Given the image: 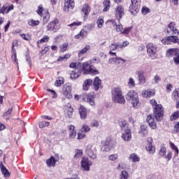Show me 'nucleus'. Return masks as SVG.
I'll list each match as a JSON object with an SVG mask.
<instances>
[{"label": "nucleus", "mask_w": 179, "mask_h": 179, "mask_svg": "<svg viewBox=\"0 0 179 179\" xmlns=\"http://www.w3.org/2000/svg\"><path fill=\"white\" fill-rule=\"evenodd\" d=\"M75 8V1L73 0H66L64 2V12L68 13V12H71Z\"/></svg>", "instance_id": "4468645a"}, {"label": "nucleus", "mask_w": 179, "mask_h": 179, "mask_svg": "<svg viewBox=\"0 0 179 179\" xmlns=\"http://www.w3.org/2000/svg\"><path fill=\"white\" fill-rule=\"evenodd\" d=\"M169 43L171 44V43H177L178 41V37H177V35H172L169 36Z\"/></svg>", "instance_id": "a19ab883"}, {"label": "nucleus", "mask_w": 179, "mask_h": 179, "mask_svg": "<svg viewBox=\"0 0 179 179\" xmlns=\"http://www.w3.org/2000/svg\"><path fill=\"white\" fill-rule=\"evenodd\" d=\"M90 50V45H85L79 52H78V57L80 58L83 57V55H86L87 51Z\"/></svg>", "instance_id": "a878e982"}, {"label": "nucleus", "mask_w": 179, "mask_h": 179, "mask_svg": "<svg viewBox=\"0 0 179 179\" xmlns=\"http://www.w3.org/2000/svg\"><path fill=\"white\" fill-rule=\"evenodd\" d=\"M173 100H178L179 99V89H176L171 96Z\"/></svg>", "instance_id": "58836bf2"}, {"label": "nucleus", "mask_w": 179, "mask_h": 179, "mask_svg": "<svg viewBox=\"0 0 179 179\" xmlns=\"http://www.w3.org/2000/svg\"><path fill=\"white\" fill-rule=\"evenodd\" d=\"M155 117V115H149L147 116V122L151 129H156V128H157V124H156V122H155V117Z\"/></svg>", "instance_id": "f3484780"}, {"label": "nucleus", "mask_w": 179, "mask_h": 179, "mask_svg": "<svg viewBox=\"0 0 179 179\" xmlns=\"http://www.w3.org/2000/svg\"><path fill=\"white\" fill-rule=\"evenodd\" d=\"M28 24L29 26H32V27H34V26H38V24H40V21L38 20H31L28 22Z\"/></svg>", "instance_id": "c03bdc74"}, {"label": "nucleus", "mask_w": 179, "mask_h": 179, "mask_svg": "<svg viewBox=\"0 0 179 179\" xmlns=\"http://www.w3.org/2000/svg\"><path fill=\"white\" fill-rule=\"evenodd\" d=\"M175 65H179V52L173 57Z\"/></svg>", "instance_id": "13d9d810"}, {"label": "nucleus", "mask_w": 179, "mask_h": 179, "mask_svg": "<svg viewBox=\"0 0 179 179\" xmlns=\"http://www.w3.org/2000/svg\"><path fill=\"white\" fill-rule=\"evenodd\" d=\"M129 160L133 162V163H136L137 162H140L141 158L136 153H132L129 156Z\"/></svg>", "instance_id": "2f4dec72"}, {"label": "nucleus", "mask_w": 179, "mask_h": 179, "mask_svg": "<svg viewBox=\"0 0 179 179\" xmlns=\"http://www.w3.org/2000/svg\"><path fill=\"white\" fill-rule=\"evenodd\" d=\"M112 100L114 103L125 104V98L122 96V90L120 87H115L112 90Z\"/></svg>", "instance_id": "7ed1b4c3"}, {"label": "nucleus", "mask_w": 179, "mask_h": 179, "mask_svg": "<svg viewBox=\"0 0 179 179\" xmlns=\"http://www.w3.org/2000/svg\"><path fill=\"white\" fill-rule=\"evenodd\" d=\"M126 100L129 101L133 108H139L141 107V102L139 101V95L135 90H130L126 95Z\"/></svg>", "instance_id": "f257e3e1"}, {"label": "nucleus", "mask_w": 179, "mask_h": 179, "mask_svg": "<svg viewBox=\"0 0 179 179\" xmlns=\"http://www.w3.org/2000/svg\"><path fill=\"white\" fill-rule=\"evenodd\" d=\"M127 45H129V42H128V41H125L122 43H120L119 47L120 48V51H122V49L124 48V47H127Z\"/></svg>", "instance_id": "4d7b16f0"}, {"label": "nucleus", "mask_w": 179, "mask_h": 179, "mask_svg": "<svg viewBox=\"0 0 179 179\" xmlns=\"http://www.w3.org/2000/svg\"><path fill=\"white\" fill-rule=\"evenodd\" d=\"M68 48V43H63L61 46V51L62 52H65L66 51V49Z\"/></svg>", "instance_id": "774afa93"}, {"label": "nucleus", "mask_w": 179, "mask_h": 179, "mask_svg": "<svg viewBox=\"0 0 179 179\" xmlns=\"http://www.w3.org/2000/svg\"><path fill=\"white\" fill-rule=\"evenodd\" d=\"M155 90L154 89H148L146 90H143L142 92L143 97H152V96H155Z\"/></svg>", "instance_id": "412c9836"}, {"label": "nucleus", "mask_w": 179, "mask_h": 179, "mask_svg": "<svg viewBox=\"0 0 179 179\" xmlns=\"http://www.w3.org/2000/svg\"><path fill=\"white\" fill-rule=\"evenodd\" d=\"M82 24V22H73L68 25L69 27H71L72 29H76L78 26H80Z\"/></svg>", "instance_id": "8fccbe9b"}, {"label": "nucleus", "mask_w": 179, "mask_h": 179, "mask_svg": "<svg viewBox=\"0 0 179 179\" xmlns=\"http://www.w3.org/2000/svg\"><path fill=\"white\" fill-rule=\"evenodd\" d=\"M80 36L81 38H85L87 36V31H86L85 29H81L80 32Z\"/></svg>", "instance_id": "680f3d73"}, {"label": "nucleus", "mask_w": 179, "mask_h": 179, "mask_svg": "<svg viewBox=\"0 0 179 179\" xmlns=\"http://www.w3.org/2000/svg\"><path fill=\"white\" fill-rule=\"evenodd\" d=\"M79 113L82 120H85L87 115L86 108L83 106H81L79 109Z\"/></svg>", "instance_id": "c756f323"}, {"label": "nucleus", "mask_w": 179, "mask_h": 179, "mask_svg": "<svg viewBox=\"0 0 179 179\" xmlns=\"http://www.w3.org/2000/svg\"><path fill=\"white\" fill-rule=\"evenodd\" d=\"M82 132L84 134H87V132H90V127L87 126V124H84L81 129Z\"/></svg>", "instance_id": "603ef678"}, {"label": "nucleus", "mask_w": 179, "mask_h": 179, "mask_svg": "<svg viewBox=\"0 0 179 179\" xmlns=\"http://www.w3.org/2000/svg\"><path fill=\"white\" fill-rule=\"evenodd\" d=\"M69 138L71 139H73L76 137V131L75 130V126L70 125L69 126Z\"/></svg>", "instance_id": "393cba45"}, {"label": "nucleus", "mask_w": 179, "mask_h": 179, "mask_svg": "<svg viewBox=\"0 0 179 179\" xmlns=\"http://www.w3.org/2000/svg\"><path fill=\"white\" fill-rule=\"evenodd\" d=\"M83 69L85 75H99V71L97 69L92 66L87 62L83 64Z\"/></svg>", "instance_id": "39448f33"}, {"label": "nucleus", "mask_w": 179, "mask_h": 179, "mask_svg": "<svg viewBox=\"0 0 179 179\" xmlns=\"http://www.w3.org/2000/svg\"><path fill=\"white\" fill-rule=\"evenodd\" d=\"M138 79L139 81V85H145L146 80L145 78V76L143 75V73H138Z\"/></svg>", "instance_id": "c9c22d12"}, {"label": "nucleus", "mask_w": 179, "mask_h": 179, "mask_svg": "<svg viewBox=\"0 0 179 179\" xmlns=\"http://www.w3.org/2000/svg\"><path fill=\"white\" fill-rule=\"evenodd\" d=\"M83 155V151L82 150H76V154L74 155V159H79Z\"/></svg>", "instance_id": "a18cd8bd"}, {"label": "nucleus", "mask_w": 179, "mask_h": 179, "mask_svg": "<svg viewBox=\"0 0 179 179\" xmlns=\"http://www.w3.org/2000/svg\"><path fill=\"white\" fill-rule=\"evenodd\" d=\"M162 80V78L159 75L155 76L154 78L152 79V83H155L156 85L160 83Z\"/></svg>", "instance_id": "49530a36"}, {"label": "nucleus", "mask_w": 179, "mask_h": 179, "mask_svg": "<svg viewBox=\"0 0 179 179\" xmlns=\"http://www.w3.org/2000/svg\"><path fill=\"white\" fill-rule=\"evenodd\" d=\"M167 152V148L166 147L162 146L159 150V155L160 156H162V157H164L167 162H170L171 160V157H173V152L171 151H169L168 154L166 155V153Z\"/></svg>", "instance_id": "9b49d317"}, {"label": "nucleus", "mask_w": 179, "mask_h": 179, "mask_svg": "<svg viewBox=\"0 0 179 179\" xmlns=\"http://www.w3.org/2000/svg\"><path fill=\"white\" fill-rule=\"evenodd\" d=\"M84 101L89 103L90 106H94V94L89 93L85 98H83Z\"/></svg>", "instance_id": "6ab92c4d"}, {"label": "nucleus", "mask_w": 179, "mask_h": 179, "mask_svg": "<svg viewBox=\"0 0 179 179\" xmlns=\"http://www.w3.org/2000/svg\"><path fill=\"white\" fill-rule=\"evenodd\" d=\"M50 125L49 122L43 121L39 124V128H45V127H48Z\"/></svg>", "instance_id": "bf43d9fd"}, {"label": "nucleus", "mask_w": 179, "mask_h": 179, "mask_svg": "<svg viewBox=\"0 0 179 179\" xmlns=\"http://www.w3.org/2000/svg\"><path fill=\"white\" fill-rule=\"evenodd\" d=\"M43 10H44V8H43V4H40L38 7V10H36L38 15H41L43 13Z\"/></svg>", "instance_id": "0e129e2a"}, {"label": "nucleus", "mask_w": 179, "mask_h": 179, "mask_svg": "<svg viewBox=\"0 0 179 179\" xmlns=\"http://www.w3.org/2000/svg\"><path fill=\"white\" fill-rule=\"evenodd\" d=\"M103 12H108L110 10L111 2L110 0H104L103 2Z\"/></svg>", "instance_id": "473e14b6"}, {"label": "nucleus", "mask_w": 179, "mask_h": 179, "mask_svg": "<svg viewBox=\"0 0 179 179\" xmlns=\"http://www.w3.org/2000/svg\"><path fill=\"white\" fill-rule=\"evenodd\" d=\"M8 11V6H3L2 8L0 9V13H3V15H5L6 12Z\"/></svg>", "instance_id": "338daca9"}, {"label": "nucleus", "mask_w": 179, "mask_h": 179, "mask_svg": "<svg viewBox=\"0 0 179 179\" xmlns=\"http://www.w3.org/2000/svg\"><path fill=\"white\" fill-rule=\"evenodd\" d=\"M99 29H101L103 27V24H104V20H103V17H99L97 22Z\"/></svg>", "instance_id": "09e8293b"}, {"label": "nucleus", "mask_w": 179, "mask_h": 179, "mask_svg": "<svg viewBox=\"0 0 179 179\" xmlns=\"http://www.w3.org/2000/svg\"><path fill=\"white\" fill-rule=\"evenodd\" d=\"M94 23L92 24H87V25L85 26V30H87L88 31H92L94 29Z\"/></svg>", "instance_id": "de8ad7c7"}, {"label": "nucleus", "mask_w": 179, "mask_h": 179, "mask_svg": "<svg viewBox=\"0 0 179 179\" xmlns=\"http://www.w3.org/2000/svg\"><path fill=\"white\" fill-rule=\"evenodd\" d=\"M124 8L122 6H117V7L115 10V16L117 20H120L124 16Z\"/></svg>", "instance_id": "dca6fc26"}, {"label": "nucleus", "mask_w": 179, "mask_h": 179, "mask_svg": "<svg viewBox=\"0 0 179 179\" xmlns=\"http://www.w3.org/2000/svg\"><path fill=\"white\" fill-rule=\"evenodd\" d=\"M110 51H121L120 48V42H114L108 46Z\"/></svg>", "instance_id": "b1692460"}, {"label": "nucleus", "mask_w": 179, "mask_h": 179, "mask_svg": "<svg viewBox=\"0 0 179 179\" xmlns=\"http://www.w3.org/2000/svg\"><path fill=\"white\" fill-rule=\"evenodd\" d=\"M169 146L173 150H175V156H178L179 152L178 148H177V146H176V145L173 143L171 141L169 142Z\"/></svg>", "instance_id": "ea45409f"}, {"label": "nucleus", "mask_w": 179, "mask_h": 179, "mask_svg": "<svg viewBox=\"0 0 179 179\" xmlns=\"http://www.w3.org/2000/svg\"><path fill=\"white\" fill-rule=\"evenodd\" d=\"M142 12H143V15H148V13H149V12H150V10L149 9V8H147L146 6H143L142 8Z\"/></svg>", "instance_id": "69168bd1"}, {"label": "nucleus", "mask_w": 179, "mask_h": 179, "mask_svg": "<svg viewBox=\"0 0 179 179\" xmlns=\"http://www.w3.org/2000/svg\"><path fill=\"white\" fill-rule=\"evenodd\" d=\"M153 139L152 137L148 138V143L146 145V150L150 155H153L156 152V148L153 146Z\"/></svg>", "instance_id": "ddd939ff"}, {"label": "nucleus", "mask_w": 179, "mask_h": 179, "mask_svg": "<svg viewBox=\"0 0 179 179\" xmlns=\"http://www.w3.org/2000/svg\"><path fill=\"white\" fill-rule=\"evenodd\" d=\"M162 44H164L165 45H169L171 44V43H170V40L169 38V36L166 38H164L162 40Z\"/></svg>", "instance_id": "052dcab7"}, {"label": "nucleus", "mask_w": 179, "mask_h": 179, "mask_svg": "<svg viewBox=\"0 0 179 179\" xmlns=\"http://www.w3.org/2000/svg\"><path fill=\"white\" fill-rule=\"evenodd\" d=\"M129 178V174L127 172V171H122L120 173V179H128Z\"/></svg>", "instance_id": "37998d69"}, {"label": "nucleus", "mask_w": 179, "mask_h": 179, "mask_svg": "<svg viewBox=\"0 0 179 179\" xmlns=\"http://www.w3.org/2000/svg\"><path fill=\"white\" fill-rule=\"evenodd\" d=\"M132 29V27H129L127 28H124V30L122 31V34H129V31Z\"/></svg>", "instance_id": "e2e57ef3"}, {"label": "nucleus", "mask_w": 179, "mask_h": 179, "mask_svg": "<svg viewBox=\"0 0 179 179\" xmlns=\"http://www.w3.org/2000/svg\"><path fill=\"white\" fill-rule=\"evenodd\" d=\"M57 161H55V157L51 156L47 161L46 164L49 167H55V164Z\"/></svg>", "instance_id": "cd10ccee"}, {"label": "nucleus", "mask_w": 179, "mask_h": 179, "mask_svg": "<svg viewBox=\"0 0 179 179\" xmlns=\"http://www.w3.org/2000/svg\"><path fill=\"white\" fill-rule=\"evenodd\" d=\"M62 91L64 96H66V99H72V87L71 86V84H65L63 87Z\"/></svg>", "instance_id": "f8f14e48"}, {"label": "nucleus", "mask_w": 179, "mask_h": 179, "mask_svg": "<svg viewBox=\"0 0 179 179\" xmlns=\"http://www.w3.org/2000/svg\"><path fill=\"white\" fill-rule=\"evenodd\" d=\"M81 13L82 15H84V19H87V16H89V13H90V7H89V4H85L83 6Z\"/></svg>", "instance_id": "4be33fe9"}, {"label": "nucleus", "mask_w": 179, "mask_h": 179, "mask_svg": "<svg viewBox=\"0 0 179 179\" xmlns=\"http://www.w3.org/2000/svg\"><path fill=\"white\" fill-rule=\"evenodd\" d=\"M96 152L97 150L96 149V146L92 144H88L87 145L86 153L90 159H92V160H95V159L97 158V155L96 154Z\"/></svg>", "instance_id": "0eeeda50"}, {"label": "nucleus", "mask_w": 179, "mask_h": 179, "mask_svg": "<svg viewBox=\"0 0 179 179\" xmlns=\"http://www.w3.org/2000/svg\"><path fill=\"white\" fill-rule=\"evenodd\" d=\"M58 20H54L53 21L50 22L48 24V30L49 31H57V30H58V28L57 27V24H58Z\"/></svg>", "instance_id": "a211bd4d"}, {"label": "nucleus", "mask_w": 179, "mask_h": 179, "mask_svg": "<svg viewBox=\"0 0 179 179\" xmlns=\"http://www.w3.org/2000/svg\"><path fill=\"white\" fill-rule=\"evenodd\" d=\"M92 80L90 79H87L84 81V84L83 85L84 90H89V87H90V85L92 83Z\"/></svg>", "instance_id": "72a5a7b5"}, {"label": "nucleus", "mask_w": 179, "mask_h": 179, "mask_svg": "<svg viewBox=\"0 0 179 179\" xmlns=\"http://www.w3.org/2000/svg\"><path fill=\"white\" fill-rule=\"evenodd\" d=\"M147 54L151 59H157V46L155 43H149L146 45Z\"/></svg>", "instance_id": "20e7f679"}, {"label": "nucleus", "mask_w": 179, "mask_h": 179, "mask_svg": "<svg viewBox=\"0 0 179 179\" xmlns=\"http://www.w3.org/2000/svg\"><path fill=\"white\" fill-rule=\"evenodd\" d=\"M80 73H82V71H80V70H79L78 69H76L71 73L70 78L72 80H76V79H78V78H79V76H80Z\"/></svg>", "instance_id": "5701e85b"}, {"label": "nucleus", "mask_w": 179, "mask_h": 179, "mask_svg": "<svg viewBox=\"0 0 179 179\" xmlns=\"http://www.w3.org/2000/svg\"><path fill=\"white\" fill-rule=\"evenodd\" d=\"M166 32L169 36H178L179 31L177 29V27H176V22L169 23L166 29Z\"/></svg>", "instance_id": "1a4fd4ad"}, {"label": "nucleus", "mask_w": 179, "mask_h": 179, "mask_svg": "<svg viewBox=\"0 0 179 179\" xmlns=\"http://www.w3.org/2000/svg\"><path fill=\"white\" fill-rule=\"evenodd\" d=\"M119 126L121 129V131H127L128 129V124L126 120H120L119 121Z\"/></svg>", "instance_id": "c85d7f7f"}, {"label": "nucleus", "mask_w": 179, "mask_h": 179, "mask_svg": "<svg viewBox=\"0 0 179 179\" xmlns=\"http://www.w3.org/2000/svg\"><path fill=\"white\" fill-rule=\"evenodd\" d=\"M50 41V36L45 35L43 38H42L41 40L37 41V47L40 48V45L38 44H43V43H48Z\"/></svg>", "instance_id": "7c9ffc66"}, {"label": "nucleus", "mask_w": 179, "mask_h": 179, "mask_svg": "<svg viewBox=\"0 0 179 179\" xmlns=\"http://www.w3.org/2000/svg\"><path fill=\"white\" fill-rule=\"evenodd\" d=\"M73 113V108L69 106L67 109H66L65 115L66 118H72Z\"/></svg>", "instance_id": "f704fd0d"}, {"label": "nucleus", "mask_w": 179, "mask_h": 179, "mask_svg": "<svg viewBox=\"0 0 179 179\" xmlns=\"http://www.w3.org/2000/svg\"><path fill=\"white\" fill-rule=\"evenodd\" d=\"M62 83H64V78L62 77H59L55 83V85L57 87H59L61 86V85H62Z\"/></svg>", "instance_id": "79ce46f5"}, {"label": "nucleus", "mask_w": 179, "mask_h": 179, "mask_svg": "<svg viewBox=\"0 0 179 179\" xmlns=\"http://www.w3.org/2000/svg\"><path fill=\"white\" fill-rule=\"evenodd\" d=\"M93 85H94V90H97L98 89H100V87H101V80H100L99 77H96L94 80Z\"/></svg>", "instance_id": "bb28decb"}, {"label": "nucleus", "mask_w": 179, "mask_h": 179, "mask_svg": "<svg viewBox=\"0 0 179 179\" xmlns=\"http://www.w3.org/2000/svg\"><path fill=\"white\" fill-rule=\"evenodd\" d=\"M1 173L4 175L5 177H9L10 174H9V171H8L5 166L1 167Z\"/></svg>", "instance_id": "864d4df0"}, {"label": "nucleus", "mask_w": 179, "mask_h": 179, "mask_svg": "<svg viewBox=\"0 0 179 179\" xmlns=\"http://www.w3.org/2000/svg\"><path fill=\"white\" fill-rule=\"evenodd\" d=\"M178 52V48H171L166 50V56L168 58H173Z\"/></svg>", "instance_id": "aec40b11"}, {"label": "nucleus", "mask_w": 179, "mask_h": 179, "mask_svg": "<svg viewBox=\"0 0 179 179\" xmlns=\"http://www.w3.org/2000/svg\"><path fill=\"white\" fill-rule=\"evenodd\" d=\"M114 146H115V143H114V141L109 139V140H106L103 143L101 149L102 152H110V150H112L113 149H114Z\"/></svg>", "instance_id": "6e6552de"}, {"label": "nucleus", "mask_w": 179, "mask_h": 179, "mask_svg": "<svg viewBox=\"0 0 179 179\" xmlns=\"http://www.w3.org/2000/svg\"><path fill=\"white\" fill-rule=\"evenodd\" d=\"M117 59L120 60L121 59V57H112L108 59V64H116Z\"/></svg>", "instance_id": "6e6d98bb"}, {"label": "nucleus", "mask_w": 179, "mask_h": 179, "mask_svg": "<svg viewBox=\"0 0 179 179\" xmlns=\"http://www.w3.org/2000/svg\"><path fill=\"white\" fill-rule=\"evenodd\" d=\"M178 118H179V110L174 112L171 116V121H174V120H177Z\"/></svg>", "instance_id": "3c124183"}, {"label": "nucleus", "mask_w": 179, "mask_h": 179, "mask_svg": "<svg viewBox=\"0 0 179 179\" xmlns=\"http://www.w3.org/2000/svg\"><path fill=\"white\" fill-rule=\"evenodd\" d=\"M92 166V162L89 160L87 157H83L81 160V167L83 171H90V166Z\"/></svg>", "instance_id": "9d476101"}, {"label": "nucleus", "mask_w": 179, "mask_h": 179, "mask_svg": "<svg viewBox=\"0 0 179 179\" xmlns=\"http://www.w3.org/2000/svg\"><path fill=\"white\" fill-rule=\"evenodd\" d=\"M136 84H135V80L132 78H129V82L127 83V86L129 87V89H134Z\"/></svg>", "instance_id": "4c0bfd02"}, {"label": "nucleus", "mask_w": 179, "mask_h": 179, "mask_svg": "<svg viewBox=\"0 0 179 179\" xmlns=\"http://www.w3.org/2000/svg\"><path fill=\"white\" fill-rule=\"evenodd\" d=\"M108 159L110 160V162H115V160L118 159V155L112 154L108 157Z\"/></svg>", "instance_id": "5fc2aeb1"}, {"label": "nucleus", "mask_w": 179, "mask_h": 179, "mask_svg": "<svg viewBox=\"0 0 179 179\" xmlns=\"http://www.w3.org/2000/svg\"><path fill=\"white\" fill-rule=\"evenodd\" d=\"M141 9V0H131V4L129 6V12L131 15H136Z\"/></svg>", "instance_id": "423d86ee"}, {"label": "nucleus", "mask_w": 179, "mask_h": 179, "mask_svg": "<svg viewBox=\"0 0 179 179\" xmlns=\"http://www.w3.org/2000/svg\"><path fill=\"white\" fill-rule=\"evenodd\" d=\"M50 13L46 12L44 15H43V24H47L48 23V20H50Z\"/></svg>", "instance_id": "e433bc0d"}, {"label": "nucleus", "mask_w": 179, "mask_h": 179, "mask_svg": "<svg viewBox=\"0 0 179 179\" xmlns=\"http://www.w3.org/2000/svg\"><path fill=\"white\" fill-rule=\"evenodd\" d=\"M121 138L125 142H129V141L132 139V134L131 133V129H127L126 130H124Z\"/></svg>", "instance_id": "2eb2a0df"}, {"label": "nucleus", "mask_w": 179, "mask_h": 179, "mask_svg": "<svg viewBox=\"0 0 179 179\" xmlns=\"http://www.w3.org/2000/svg\"><path fill=\"white\" fill-rule=\"evenodd\" d=\"M150 104L152 105L154 108V117L155 120L158 122L162 121L163 120V106L162 104H157V101L156 99H153L150 100Z\"/></svg>", "instance_id": "f03ea898"}]
</instances>
